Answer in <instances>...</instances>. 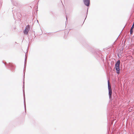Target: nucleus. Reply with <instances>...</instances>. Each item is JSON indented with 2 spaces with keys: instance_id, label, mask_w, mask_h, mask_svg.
<instances>
[{
  "instance_id": "nucleus-4",
  "label": "nucleus",
  "mask_w": 134,
  "mask_h": 134,
  "mask_svg": "<svg viewBox=\"0 0 134 134\" xmlns=\"http://www.w3.org/2000/svg\"><path fill=\"white\" fill-rule=\"evenodd\" d=\"M86 6H88L89 5L90 0H83Z\"/></svg>"
},
{
  "instance_id": "nucleus-3",
  "label": "nucleus",
  "mask_w": 134,
  "mask_h": 134,
  "mask_svg": "<svg viewBox=\"0 0 134 134\" xmlns=\"http://www.w3.org/2000/svg\"><path fill=\"white\" fill-rule=\"evenodd\" d=\"M30 27L29 25L26 26L25 29L24 31V33L25 34H27L30 29Z\"/></svg>"
},
{
  "instance_id": "nucleus-2",
  "label": "nucleus",
  "mask_w": 134,
  "mask_h": 134,
  "mask_svg": "<svg viewBox=\"0 0 134 134\" xmlns=\"http://www.w3.org/2000/svg\"><path fill=\"white\" fill-rule=\"evenodd\" d=\"M108 89L109 90V98H110L112 94V90L110 83L109 80L108 81Z\"/></svg>"
},
{
  "instance_id": "nucleus-5",
  "label": "nucleus",
  "mask_w": 134,
  "mask_h": 134,
  "mask_svg": "<svg viewBox=\"0 0 134 134\" xmlns=\"http://www.w3.org/2000/svg\"><path fill=\"white\" fill-rule=\"evenodd\" d=\"M133 28H132V27L130 30V34H132L133 33Z\"/></svg>"
},
{
  "instance_id": "nucleus-1",
  "label": "nucleus",
  "mask_w": 134,
  "mask_h": 134,
  "mask_svg": "<svg viewBox=\"0 0 134 134\" xmlns=\"http://www.w3.org/2000/svg\"><path fill=\"white\" fill-rule=\"evenodd\" d=\"M120 61L118 60L115 65V69L117 71V73L118 74H119L120 72Z\"/></svg>"
}]
</instances>
